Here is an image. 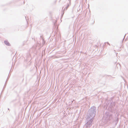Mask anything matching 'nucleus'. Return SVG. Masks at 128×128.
I'll return each mask as SVG.
<instances>
[{"mask_svg":"<svg viewBox=\"0 0 128 128\" xmlns=\"http://www.w3.org/2000/svg\"><path fill=\"white\" fill-rule=\"evenodd\" d=\"M4 42L5 44L6 45L9 46L10 45V44L9 42H8V41L7 40H5L4 41Z\"/></svg>","mask_w":128,"mask_h":128,"instance_id":"f257e3e1","label":"nucleus"},{"mask_svg":"<svg viewBox=\"0 0 128 128\" xmlns=\"http://www.w3.org/2000/svg\"><path fill=\"white\" fill-rule=\"evenodd\" d=\"M116 66L118 68H120V64L118 63L116 64Z\"/></svg>","mask_w":128,"mask_h":128,"instance_id":"f03ea898","label":"nucleus"},{"mask_svg":"<svg viewBox=\"0 0 128 128\" xmlns=\"http://www.w3.org/2000/svg\"><path fill=\"white\" fill-rule=\"evenodd\" d=\"M69 6L68 5H67V6L66 7V9H67V8Z\"/></svg>","mask_w":128,"mask_h":128,"instance_id":"7ed1b4c3","label":"nucleus"},{"mask_svg":"<svg viewBox=\"0 0 128 128\" xmlns=\"http://www.w3.org/2000/svg\"><path fill=\"white\" fill-rule=\"evenodd\" d=\"M31 62H30L29 61V62H28V63H29V64H30V63H31Z\"/></svg>","mask_w":128,"mask_h":128,"instance_id":"20e7f679","label":"nucleus"},{"mask_svg":"<svg viewBox=\"0 0 128 128\" xmlns=\"http://www.w3.org/2000/svg\"><path fill=\"white\" fill-rule=\"evenodd\" d=\"M107 43L109 45H110V44H109V43H108V42Z\"/></svg>","mask_w":128,"mask_h":128,"instance_id":"39448f33","label":"nucleus"}]
</instances>
